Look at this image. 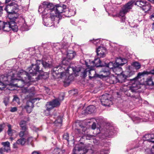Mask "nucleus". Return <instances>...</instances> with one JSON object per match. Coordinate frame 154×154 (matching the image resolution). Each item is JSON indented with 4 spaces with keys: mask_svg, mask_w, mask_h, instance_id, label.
I'll return each instance as SVG.
<instances>
[{
    "mask_svg": "<svg viewBox=\"0 0 154 154\" xmlns=\"http://www.w3.org/2000/svg\"><path fill=\"white\" fill-rule=\"evenodd\" d=\"M14 75L12 72L6 76L1 75L0 77V90L3 89L7 85H11V82L17 80V79L13 78Z\"/></svg>",
    "mask_w": 154,
    "mask_h": 154,
    "instance_id": "4",
    "label": "nucleus"
},
{
    "mask_svg": "<svg viewBox=\"0 0 154 154\" xmlns=\"http://www.w3.org/2000/svg\"><path fill=\"white\" fill-rule=\"evenodd\" d=\"M18 7L17 5L15 2H13L7 5L5 8V10H7L8 8L13 10H16L18 9Z\"/></svg>",
    "mask_w": 154,
    "mask_h": 154,
    "instance_id": "20",
    "label": "nucleus"
},
{
    "mask_svg": "<svg viewBox=\"0 0 154 154\" xmlns=\"http://www.w3.org/2000/svg\"><path fill=\"white\" fill-rule=\"evenodd\" d=\"M2 144L3 146V147L5 148L8 150H10V143L8 141L6 142H3L2 143Z\"/></svg>",
    "mask_w": 154,
    "mask_h": 154,
    "instance_id": "31",
    "label": "nucleus"
},
{
    "mask_svg": "<svg viewBox=\"0 0 154 154\" xmlns=\"http://www.w3.org/2000/svg\"><path fill=\"white\" fill-rule=\"evenodd\" d=\"M62 118L58 116L57 119L55 121L54 123L56 126L60 127L62 125Z\"/></svg>",
    "mask_w": 154,
    "mask_h": 154,
    "instance_id": "27",
    "label": "nucleus"
},
{
    "mask_svg": "<svg viewBox=\"0 0 154 154\" xmlns=\"http://www.w3.org/2000/svg\"><path fill=\"white\" fill-rule=\"evenodd\" d=\"M93 41L92 42L95 45H97L98 44V43L100 41L98 39H93V40H90V41L91 42Z\"/></svg>",
    "mask_w": 154,
    "mask_h": 154,
    "instance_id": "44",
    "label": "nucleus"
},
{
    "mask_svg": "<svg viewBox=\"0 0 154 154\" xmlns=\"http://www.w3.org/2000/svg\"><path fill=\"white\" fill-rule=\"evenodd\" d=\"M45 89L47 94H50V90L49 88L48 87H45Z\"/></svg>",
    "mask_w": 154,
    "mask_h": 154,
    "instance_id": "48",
    "label": "nucleus"
},
{
    "mask_svg": "<svg viewBox=\"0 0 154 154\" xmlns=\"http://www.w3.org/2000/svg\"><path fill=\"white\" fill-rule=\"evenodd\" d=\"M48 74L47 72H45L42 75V77L44 79H46L48 77Z\"/></svg>",
    "mask_w": 154,
    "mask_h": 154,
    "instance_id": "40",
    "label": "nucleus"
},
{
    "mask_svg": "<svg viewBox=\"0 0 154 154\" xmlns=\"http://www.w3.org/2000/svg\"><path fill=\"white\" fill-rule=\"evenodd\" d=\"M42 13L44 25L51 26V21H54L56 18H61L63 15L70 17L74 16L76 13L75 10H51L50 14H48L45 10H43Z\"/></svg>",
    "mask_w": 154,
    "mask_h": 154,
    "instance_id": "2",
    "label": "nucleus"
},
{
    "mask_svg": "<svg viewBox=\"0 0 154 154\" xmlns=\"http://www.w3.org/2000/svg\"><path fill=\"white\" fill-rule=\"evenodd\" d=\"M13 101H15L17 102L18 104H20V102L19 99L18 98V97L16 96H15L14 97V98L13 99Z\"/></svg>",
    "mask_w": 154,
    "mask_h": 154,
    "instance_id": "39",
    "label": "nucleus"
},
{
    "mask_svg": "<svg viewBox=\"0 0 154 154\" xmlns=\"http://www.w3.org/2000/svg\"><path fill=\"white\" fill-rule=\"evenodd\" d=\"M17 108L16 107H11L10 110V111L12 112H14L17 111Z\"/></svg>",
    "mask_w": 154,
    "mask_h": 154,
    "instance_id": "46",
    "label": "nucleus"
},
{
    "mask_svg": "<svg viewBox=\"0 0 154 154\" xmlns=\"http://www.w3.org/2000/svg\"><path fill=\"white\" fill-rule=\"evenodd\" d=\"M107 132H108V134H107V136L110 137H111V136L113 134V131H107Z\"/></svg>",
    "mask_w": 154,
    "mask_h": 154,
    "instance_id": "50",
    "label": "nucleus"
},
{
    "mask_svg": "<svg viewBox=\"0 0 154 154\" xmlns=\"http://www.w3.org/2000/svg\"><path fill=\"white\" fill-rule=\"evenodd\" d=\"M46 110L47 111H49L52 109L54 108L53 106L52 105L50 102H47L46 105Z\"/></svg>",
    "mask_w": 154,
    "mask_h": 154,
    "instance_id": "35",
    "label": "nucleus"
},
{
    "mask_svg": "<svg viewBox=\"0 0 154 154\" xmlns=\"http://www.w3.org/2000/svg\"><path fill=\"white\" fill-rule=\"evenodd\" d=\"M119 71H120L119 70H116V71H114V72H115V73L116 74H117L118 75H120L121 74H122V68L121 72H120Z\"/></svg>",
    "mask_w": 154,
    "mask_h": 154,
    "instance_id": "51",
    "label": "nucleus"
},
{
    "mask_svg": "<svg viewBox=\"0 0 154 154\" xmlns=\"http://www.w3.org/2000/svg\"><path fill=\"white\" fill-rule=\"evenodd\" d=\"M153 30H154V29H153Z\"/></svg>",
    "mask_w": 154,
    "mask_h": 154,
    "instance_id": "64",
    "label": "nucleus"
},
{
    "mask_svg": "<svg viewBox=\"0 0 154 154\" xmlns=\"http://www.w3.org/2000/svg\"><path fill=\"white\" fill-rule=\"evenodd\" d=\"M18 144L17 143H14V144H13V147L14 148H17L18 147V146H17V144Z\"/></svg>",
    "mask_w": 154,
    "mask_h": 154,
    "instance_id": "55",
    "label": "nucleus"
},
{
    "mask_svg": "<svg viewBox=\"0 0 154 154\" xmlns=\"http://www.w3.org/2000/svg\"><path fill=\"white\" fill-rule=\"evenodd\" d=\"M63 138L66 140H68L69 139V134L67 133H66L64 134L63 136Z\"/></svg>",
    "mask_w": 154,
    "mask_h": 154,
    "instance_id": "49",
    "label": "nucleus"
},
{
    "mask_svg": "<svg viewBox=\"0 0 154 154\" xmlns=\"http://www.w3.org/2000/svg\"><path fill=\"white\" fill-rule=\"evenodd\" d=\"M94 152L93 150L92 149H85V154H94Z\"/></svg>",
    "mask_w": 154,
    "mask_h": 154,
    "instance_id": "38",
    "label": "nucleus"
},
{
    "mask_svg": "<svg viewBox=\"0 0 154 154\" xmlns=\"http://www.w3.org/2000/svg\"><path fill=\"white\" fill-rule=\"evenodd\" d=\"M88 68L85 70L83 72V76L85 77L86 76V75L87 72L89 74V76L90 79L94 77H98L100 78H103L108 76L109 74V71H102L101 72H103V73L98 74H96V71L92 69L93 66L91 67H88Z\"/></svg>",
    "mask_w": 154,
    "mask_h": 154,
    "instance_id": "5",
    "label": "nucleus"
},
{
    "mask_svg": "<svg viewBox=\"0 0 154 154\" xmlns=\"http://www.w3.org/2000/svg\"><path fill=\"white\" fill-rule=\"evenodd\" d=\"M131 64L137 69H139L141 67V65L138 62H133Z\"/></svg>",
    "mask_w": 154,
    "mask_h": 154,
    "instance_id": "33",
    "label": "nucleus"
},
{
    "mask_svg": "<svg viewBox=\"0 0 154 154\" xmlns=\"http://www.w3.org/2000/svg\"><path fill=\"white\" fill-rule=\"evenodd\" d=\"M109 14V15H112L113 16H114L115 15L116 16H118L119 17H123L122 19V22H123L125 21V18H124V16L125 15V14L127 12H128V10H121L119 14H116V15L111 14H110L109 13L110 12L109 11H107Z\"/></svg>",
    "mask_w": 154,
    "mask_h": 154,
    "instance_id": "18",
    "label": "nucleus"
},
{
    "mask_svg": "<svg viewBox=\"0 0 154 154\" xmlns=\"http://www.w3.org/2000/svg\"><path fill=\"white\" fill-rule=\"evenodd\" d=\"M3 7V6H2V5H1L0 6V10H2Z\"/></svg>",
    "mask_w": 154,
    "mask_h": 154,
    "instance_id": "59",
    "label": "nucleus"
},
{
    "mask_svg": "<svg viewBox=\"0 0 154 154\" xmlns=\"http://www.w3.org/2000/svg\"><path fill=\"white\" fill-rule=\"evenodd\" d=\"M146 84L149 86H154V83L152 81V78L151 77H149L146 79Z\"/></svg>",
    "mask_w": 154,
    "mask_h": 154,
    "instance_id": "29",
    "label": "nucleus"
},
{
    "mask_svg": "<svg viewBox=\"0 0 154 154\" xmlns=\"http://www.w3.org/2000/svg\"><path fill=\"white\" fill-rule=\"evenodd\" d=\"M38 11H39V12H40V11L39 10H38Z\"/></svg>",
    "mask_w": 154,
    "mask_h": 154,
    "instance_id": "63",
    "label": "nucleus"
},
{
    "mask_svg": "<svg viewBox=\"0 0 154 154\" xmlns=\"http://www.w3.org/2000/svg\"><path fill=\"white\" fill-rule=\"evenodd\" d=\"M109 94H108L103 95L100 99L102 105L105 106H109L112 104V101L109 99Z\"/></svg>",
    "mask_w": 154,
    "mask_h": 154,
    "instance_id": "9",
    "label": "nucleus"
},
{
    "mask_svg": "<svg viewBox=\"0 0 154 154\" xmlns=\"http://www.w3.org/2000/svg\"><path fill=\"white\" fill-rule=\"evenodd\" d=\"M150 74H154V69L149 72L144 71L142 72H139L137 76L135 78L130 80L132 87L135 88V90L138 89L140 87V85L144 82H143L140 79L145 75H148Z\"/></svg>",
    "mask_w": 154,
    "mask_h": 154,
    "instance_id": "3",
    "label": "nucleus"
},
{
    "mask_svg": "<svg viewBox=\"0 0 154 154\" xmlns=\"http://www.w3.org/2000/svg\"><path fill=\"white\" fill-rule=\"evenodd\" d=\"M33 103L31 102H27L26 105L24 107V108L26 109L28 113H29L32 112L33 108Z\"/></svg>",
    "mask_w": 154,
    "mask_h": 154,
    "instance_id": "22",
    "label": "nucleus"
},
{
    "mask_svg": "<svg viewBox=\"0 0 154 154\" xmlns=\"http://www.w3.org/2000/svg\"><path fill=\"white\" fill-rule=\"evenodd\" d=\"M9 150L3 147L0 148V154H5V152H7Z\"/></svg>",
    "mask_w": 154,
    "mask_h": 154,
    "instance_id": "37",
    "label": "nucleus"
},
{
    "mask_svg": "<svg viewBox=\"0 0 154 154\" xmlns=\"http://www.w3.org/2000/svg\"><path fill=\"white\" fill-rule=\"evenodd\" d=\"M127 63L126 59L121 58H117L116 60V63L117 67H119L120 66H122Z\"/></svg>",
    "mask_w": 154,
    "mask_h": 154,
    "instance_id": "16",
    "label": "nucleus"
},
{
    "mask_svg": "<svg viewBox=\"0 0 154 154\" xmlns=\"http://www.w3.org/2000/svg\"><path fill=\"white\" fill-rule=\"evenodd\" d=\"M32 154H40V153L39 152L34 151L32 153Z\"/></svg>",
    "mask_w": 154,
    "mask_h": 154,
    "instance_id": "56",
    "label": "nucleus"
},
{
    "mask_svg": "<svg viewBox=\"0 0 154 154\" xmlns=\"http://www.w3.org/2000/svg\"><path fill=\"white\" fill-rule=\"evenodd\" d=\"M2 14V10H0V16H1Z\"/></svg>",
    "mask_w": 154,
    "mask_h": 154,
    "instance_id": "61",
    "label": "nucleus"
},
{
    "mask_svg": "<svg viewBox=\"0 0 154 154\" xmlns=\"http://www.w3.org/2000/svg\"><path fill=\"white\" fill-rule=\"evenodd\" d=\"M3 129L2 125H0V132L2 131Z\"/></svg>",
    "mask_w": 154,
    "mask_h": 154,
    "instance_id": "57",
    "label": "nucleus"
},
{
    "mask_svg": "<svg viewBox=\"0 0 154 154\" xmlns=\"http://www.w3.org/2000/svg\"><path fill=\"white\" fill-rule=\"evenodd\" d=\"M126 78V76L123 74L120 75L117 78L118 82L120 83H122L125 82Z\"/></svg>",
    "mask_w": 154,
    "mask_h": 154,
    "instance_id": "25",
    "label": "nucleus"
},
{
    "mask_svg": "<svg viewBox=\"0 0 154 154\" xmlns=\"http://www.w3.org/2000/svg\"><path fill=\"white\" fill-rule=\"evenodd\" d=\"M95 110V106L94 105H90L87 107L85 111L88 114H91L94 112Z\"/></svg>",
    "mask_w": 154,
    "mask_h": 154,
    "instance_id": "24",
    "label": "nucleus"
},
{
    "mask_svg": "<svg viewBox=\"0 0 154 154\" xmlns=\"http://www.w3.org/2000/svg\"><path fill=\"white\" fill-rule=\"evenodd\" d=\"M150 2H151L152 3H154V0H148Z\"/></svg>",
    "mask_w": 154,
    "mask_h": 154,
    "instance_id": "58",
    "label": "nucleus"
},
{
    "mask_svg": "<svg viewBox=\"0 0 154 154\" xmlns=\"http://www.w3.org/2000/svg\"><path fill=\"white\" fill-rule=\"evenodd\" d=\"M76 54L74 51H68L66 55V58L62 61L61 64L54 67L52 69V74L53 76H57L58 78L63 79L65 82H68L69 79V69L70 68L69 66V61L67 60L72 59Z\"/></svg>",
    "mask_w": 154,
    "mask_h": 154,
    "instance_id": "1",
    "label": "nucleus"
},
{
    "mask_svg": "<svg viewBox=\"0 0 154 154\" xmlns=\"http://www.w3.org/2000/svg\"><path fill=\"white\" fill-rule=\"evenodd\" d=\"M11 0H5V2L7 3L9 2Z\"/></svg>",
    "mask_w": 154,
    "mask_h": 154,
    "instance_id": "60",
    "label": "nucleus"
},
{
    "mask_svg": "<svg viewBox=\"0 0 154 154\" xmlns=\"http://www.w3.org/2000/svg\"><path fill=\"white\" fill-rule=\"evenodd\" d=\"M93 41L92 42L95 45H97L98 44V43L100 41L98 39H93V40H90V41L91 42Z\"/></svg>",
    "mask_w": 154,
    "mask_h": 154,
    "instance_id": "45",
    "label": "nucleus"
},
{
    "mask_svg": "<svg viewBox=\"0 0 154 154\" xmlns=\"http://www.w3.org/2000/svg\"><path fill=\"white\" fill-rule=\"evenodd\" d=\"M2 29L4 31L8 32L12 30L14 32L17 31L18 28L16 23L14 21H9L7 22H4L3 26Z\"/></svg>",
    "mask_w": 154,
    "mask_h": 154,
    "instance_id": "8",
    "label": "nucleus"
},
{
    "mask_svg": "<svg viewBox=\"0 0 154 154\" xmlns=\"http://www.w3.org/2000/svg\"><path fill=\"white\" fill-rule=\"evenodd\" d=\"M17 75L21 78V79H18L17 83L15 84V85L19 88H22L27 82H29L28 81H30L32 79L29 74L23 70H21L18 72Z\"/></svg>",
    "mask_w": 154,
    "mask_h": 154,
    "instance_id": "6",
    "label": "nucleus"
},
{
    "mask_svg": "<svg viewBox=\"0 0 154 154\" xmlns=\"http://www.w3.org/2000/svg\"><path fill=\"white\" fill-rule=\"evenodd\" d=\"M143 138L144 140H146L154 143V141H152L151 140L154 139V134H146L143 136Z\"/></svg>",
    "mask_w": 154,
    "mask_h": 154,
    "instance_id": "19",
    "label": "nucleus"
},
{
    "mask_svg": "<svg viewBox=\"0 0 154 154\" xmlns=\"http://www.w3.org/2000/svg\"><path fill=\"white\" fill-rule=\"evenodd\" d=\"M9 102V98L8 97H6L4 98V102L6 106H7Z\"/></svg>",
    "mask_w": 154,
    "mask_h": 154,
    "instance_id": "42",
    "label": "nucleus"
},
{
    "mask_svg": "<svg viewBox=\"0 0 154 154\" xmlns=\"http://www.w3.org/2000/svg\"><path fill=\"white\" fill-rule=\"evenodd\" d=\"M106 49L103 47H99L96 50L97 55L100 57H103L105 56Z\"/></svg>",
    "mask_w": 154,
    "mask_h": 154,
    "instance_id": "15",
    "label": "nucleus"
},
{
    "mask_svg": "<svg viewBox=\"0 0 154 154\" xmlns=\"http://www.w3.org/2000/svg\"><path fill=\"white\" fill-rule=\"evenodd\" d=\"M39 66L38 65L36 64L35 65H32V67L30 69V67L28 69V70H29V73H27L29 75V76L31 77L30 74L32 75H35L39 72Z\"/></svg>",
    "mask_w": 154,
    "mask_h": 154,
    "instance_id": "11",
    "label": "nucleus"
},
{
    "mask_svg": "<svg viewBox=\"0 0 154 154\" xmlns=\"http://www.w3.org/2000/svg\"><path fill=\"white\" fill-rule=\"evenodd\" d=\"M42 64L44 67L45 68L50 67L51 65V63H48L47 61H43L42 62Z\"/></svg>",
    "mask_w": 154,
    "mask_h": 154,
    "instance_id": "36",
    "label": "nucleus"
},
{
    "mask_svg": "<svg viewBox=\"0 0 154 154\" xmlns=\"http://www.w3.org/2000/svg\"><path fill=\"white\" fill-rule=\"evenodd\" d=\"M85 148L78 145L73 149V154H85Z\"/></svg>",
    "mask_w": 154,
    "mask_h": 154,
    "instance_id": "13",
    "label": "nucleus"
},
{
    "mask_svg": "<svg viewBox=\"0 0 154 154\" xmlns=\"http://www.w3.org/2000/svg\"><path fill=\"white\" fill-rule=\"evenodd\" d=\"M96 125L95 123H93L92 125L91 128L93 129H94L96 128Z\"/></svg>",
    "mask_w": 154,
    "mask_h": 154,
    "instance_id": "53",
    "label": "nucleus"
},
{
    "mask_svg": "<svg viewBox=\"0 0 154 154\" xmlns=\"http://www.w3.org/2000/svg\"><path fill=\"white\" fill-rule=\"evenodd\" d=\"M134 2L130 1L124 5L122 7V10H129L131 9L133 6Z\"/></svg>",
    "mask_w": 154,
    "mask_h": 154,
    "instance_id": "21",
    "label": "nucleus"
},
{
    "mask_svg": "<svg viewBox=\"0 0 154 154\" xmlns=\"http://www.w3.org/2000/svg\"><path fill=\"white\" fill-rule=\"evenodd\" d=\"M50 102L51 103L54 108L59 106L60 104L59 101L57 99L54 100Z\"/></svg>",
    "mask_w": 154,
    "mask_h": 154,
    "instance_id": "32",
    "label": "nucleus"
},
{
    "mask_svg": "<svg viewBox=\"0 0 154 154\" xmlns=\"http://www.w3.org/2000/svg\"><path fill=\"white\" fill-rule=\"evenodd\" d=\"M106 68H107V69L106 71H109L108 69V68L111 69H112L113 71H116V70H119L120 72L122 71V68L120 67H117L116 65V62L113 63L112 62H110L106 66ZM103 71H105L104 70Z\"/></svg>",
    "mask_w": 154,
    "mask_h": 154,
    "instance_id": "14",
    "label": "nucleus"
},
{
    "mask_svg": "<svg viewBox=\"0 0 154 154\" xmlns=\"http://www.w3.org/2000/svg\"><path fill=\"white\" fill-rule=\"evenodd\" d=\"M26 142V139L24 138H20L17 141V143L18 144L24 145Z\"/></svg>",
    "mask_w": 154,
    "mask_h": 154,
    "instance_id": "34",
    "label": "nucleus"
},
{
    "mask_svg": "<svg viewBox=\"0 0 154 154\" xmlns=\"http://www.w3.org/2000/svg\"><path fill=\"white\" fill-rule=\"evenodd\" d=\"M21 28L23 30L26 31L28 30L27 26H26V23H24L23 24V25L22 26Z\"/></svg>",
    "mask_w": 154,
    "mask_h": 154,
    "instance_id": "43",
    "label": "nucleus"
},
{
    "mask_svg": "<svg viewBox=\"0 0 154 154\" xmlns=\"http://www.w3.org/2000/svg\"><path fill=\"white\" fill-rule=\"evenodd\" d=\"M29 120V117L28 116H26L24 120H22L20 122V125L21 128V130H25L26 129H27L26 124Z\"/></svg>",
    "mask_w": 154,
    "mask_h": 154,
    "instance_id": "17",
    "label": "nucleus"
},
{
    "mask_svg": "<svg viewBox=\"0 0 154 154\" xmlns=\"http://www.w3.org/2000/svg\"><path fill=\"white\" fill-rule=\"evenodd\" d=\"M140 4L141 5L140 7L143 8V10L146 9L150 10L151 8L150 5L147 3L144 2L143 1H140Z\"/></svg>",
    "mask_w": 154,
    "mask_h": 154,
    "instance_id": "23",
    "label": "nucleus"
},
{
    "mask_svg": "<svg viewBox=\"0 0 154 154\" xmlns=\"http://www.w3.org/2000/svg\"><path fill=\"white\" fill-rule=\"evenodd\" d=\"M8 13V17L9 21H14L15 22L16 19L19 17V15L14 10H6Z\"/></svg>",
    "mask_w": 154,
    "mask_h": 154,
    "instance_id": "10",
    "label": "nucleus"
},
{
    "mask_svg": "<svg viewBox=\"0 0 154 154\" xmlns=\"http://www.w3.org/2000/svg\"><path fill=\"white\" fill-rule=\"evenodd\" d=\"M101 61L99 58H96L93 61H92L91 62L88 63V62H86L85 64L87 67L90 66H96V67H99L101 66Z\"/></svg>",
    "mask_w": 154,
    "mask_h": 154,
    "instance_id": "12",
    "label": "nucleus"
},
{
    "mask_svg": "<svg viewBox=\"0 0 154 154\" xmlns=\"http://www.w3.org/2000/svg\"><path fill=\"white\" fill-rule=\"evenodd\" d=\"M70 67V68H71L72 69V70L73 71V72L75 73V74H76L77 73L79 72L81 70L80 69H79V68H71ZM69 69H70V68L69 69ZM70 76H71V75H70V74H69V81H68V82H64V79H63V82L65 83H69L70 82V81L71 80V79H70Z\"/></svg>",
    "mask_w": 154,
    "mask_h": 154,
    "instance_id": "30",
    "label": "nucleus"
},
{
    "mask_svg": "<svg viewBox=\"0 0 154 154\" xmlns=\"http://www.w3.org/2000/svg\"><path fill=\"white\" fill-rule=\"evenodd\" d=\"M62 8L63 10L66 9V6L65 5H61L60 4L54 5L52 3L48 1H44L41 3L39 7V9L44 10H57L59 7Z\"/></svg>",
    "mask_w": 154,
    "mask_h": 154,
    "instance_id": "7",
    "label": "nucleus"
},
{
    "mask_svg": "<svg viewBox=\"0 0 154 154\" xmlns=\"http://www.w3.org/2000/svg\"><path fill=\"white\" fill-rule=\"evenodd\" d=\"M151 152L152 154H154V146L151 149Z\"/></svg>",
    "mask_w": 154,
    "mask_h": 154,
    "instance_id": "54",
    "label": "nucleus"
},
{
    "mask_svg": "<svg viewBox=\"0 0 154 154\" xmlns=\"http://www.w3.org/2000/svg\"><path fill=\"white\" fill-rule=\"evenodd\" d=\"M10 138L11 141L13 140V138L12 137H10Z\"/></svg>",
    "mask_w": 154,
    "mask_h": 154,
    "instance_id": "62",
    "label": "nucleus"
},
{
    "mask_svg": "<svg viewBox=\"0 0 154 154\" xmlns=\"http://www.w3.org/2000/svg\"><path fill=\"white\" fill-rule=\"evenodd\" d=\"M8 130L7 131L8 134L10 136H12L14 134L16 133V131L13 129H12V126L10 124L8 125Z\"/></svg>",
    "mask_w": 154,
    "mask_h": 154,
    "instance_id": "28",
    "label": "nucleus"
},
{
    "mask_svg": "<svg viewBox=\"0 0 154 154\" xmlns=\"http://www.w3.org/2000/svg\"><path fill=\"white\" fill-rule=\"evenodd\" d=\"M108 152V151L102 150L100 152H97V154H107Z\"/></svg>",
    "mask_w": 154,
    "mask_h": 154,
    "instance_id": "41",
    "label": "nucleus"
},
{
    "mask_svg": "<svg viewBox=\"0 0 154 154\" xmlns=\"http://www.w3.org/2000/svg\"><path fill=\"white\" fill-rule=\"evenodd\" d=\"M4 22L0 20V30H1L2 29V27L4 24Z\"/></svg>",
    "mask_w": 154,
    "mask_h": 154,
    "instance_id": "52",
    "label": "nucleus"
},
{
    "mask_svg": "<svg viewBox=\"0 0 154 154\" xmlns=\"http://www.w3.org/2000/svg\"><path fill=\"white\" fill-rule=\"evenodd\" d=\"M111 78H112V80L110 82V83L111 84H114L115 83V82L114 81V80L116 79V77L113 76L112 78H110L109 77V79H110Z\"/></svg>",
    "mask_w": 154,
    "mask_h": 154,
    "instance_id": "47",
    "label": "nucleus"
},
{
    "mask_svg": "<svg viewBox=\"0 0 154 154\" xmlns=\"http://www.w3.org/2000/svg\"><path fill=\"white\" fill-rule=\"evenodd\" d=\"M28 129L25 130H22L19 133V135L20 137H26L28 134V132L27 131Z\"/></svg>",
    "mask_w": 154,
    "mask_h": 154,
    "instance_id": "26",
    "label": "nucleus"
}]
</instances>
